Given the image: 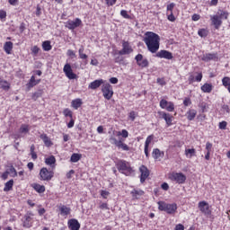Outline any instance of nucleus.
<instances>
[{
	"label": "nucleus",
	"instance_id": "1",
	"mask_svg": "<svg viewBox=\"0 0 230 230\" xmlns=\"http://www.w3.org/2000/svg\"><path fill=\"white\" fill-rule=\"evenodd\" d=\"M144 42L146 46H147V49L150 51V53H157V51H159L161 38L155 34V32H146Z\"/></svg>",
	"mask_w": 230,
	"mask_h": 230
},
{
	"label": "nucleus",
	"instance_id": "2",
	"mask_svg": "<svg viewBox=\"0 0 230 230\" xmlns=\"http://www.w3.org/2000/svg\"><path fill=\"white\" fill-rule=\"evenodd\" d=\"M117 170H119V172L120 173H123L124 175H132V173L134 172V169H132V166L130 165V163L125 161V160H119L117 164Z\"/></svg>",
	"mask_w": 230,
	"mask_h": 230
},
{
	"label": "nucleus",
	"instance_id": "3",
	"mask_svg": "<svg viewBox=\"0 0 230 230\" xmlns=\"http://www.w3.org/2000/svg\"><path fill=\"white\" fill-rule=\"evenodd\" d=\"M158 209L160 211H165V213H168L169 215H172V213H175L177 210V204L175 203H166V202H158Z\"/></svg>",
	"mask_w": 230,
	"mask_h": 230
},
{
	"label": "nucleus",
	"instance_id": "4",
	"mask_svg": "<svg viewBox=\"0 0 230 230\" xmlns=\"http://www.w3.org/2000/svg\"><path fill=\"white\" fill-rule=\"evenodd\" d=\"M110 141H111V143H112V145H115V146H117V148H120L121 150H124L125 152H128V150H130V147H128L127 144L123 143L125 141V139H123V138H119L118 140V139H116V137H111Z\"/></svg>",
	"mask_w": 230,
	"mask_h": 230
},
{
	"label": "nucleus",
	"instance_id": "5",
	"mask_svg": "<svg viewBox=\"0 0 230 230\" xmlns=\"http://www.w3.org/2000/svg\"><path fill=\"white\" fill-rule=\"evenodd\" d=\"M55 175V172L49 171L48 168L43 167L40 171V181H51Z\"/></svg>",
	"mask_w": 230,
	"mask_h": 230
},
{
	"label": "nucleus",
	"instance_id": "6",
	"mask_svg": "<svg viewBox=\"0 0 230 230\" xmlns=\"http://www.w3.org/2000/svg\"><path fill=\"white\" fill-rule=\"evenodd\" d=\"M102 92L103 94V97L106 100H111L114 94V91L112 90V85L111 84L107 83L102 85Z\"/></svg>",
	"mask_w": 230,
	"mask_h": 230
},
{
	"label": "nucleus",
	"instance_id": "7",
	"mask_svg": "<svg viewBox=\"0 0 230 230\" xmlns=\"http://www.w3.org/2000/svg\"><path fill=\"white\" fill-rule=\"evenodd\" d=\"M63 73H65L66 78L68 80H76L78 78V75L73 72V68H71V65L69 63H66L63 67Z\"/></svg>",
	"mask_w": 230,
	"mask_h": 230
},
{
	"label": "nucleus",
	"instance_id": "8",
	"mask_svg": "<svg viewBox=\"0 0 230 230\" xmlns=\"http://www.w3.org/2000/svg\"><path fill=\"white\" fill-rule=\"evenodd\" d=\"M170 179L178 184H184V182H186V175L182 172H172L170 175Z\"/></svg>",
	"mask_w": 230,
	"mask_h": 230
},
{
	"label": "nucleus",
	"instance_id": "9",
	"mask_svg": "<svg viewBox=\"0 0 230 230\" xmlns=\"http://www.w3.org/2000/svg\"><path fill=\"white\" fill-rule=\"evenodd\" d=\"M135 60L139 67L142 69H145V67H148L150 66V62H148V59L145 57H143L142 54H138L135 57Z\"/></svg>",
	"mask_w": 230,
	"mask_h": 230
},
{
	"label": "nucleus",
	"instance_id": "10",
	"mask_svg": "<svg viewBox=\"0 0 230 230\" xmlns=\"http://www.w3.org/2000/svg\"><path fill=\"white\" fill-rule=\"evenodd\" d=\"M158 116L161 119H164L166 123V127H172L173 123V116L170 113H166V111H158Z\"/></svg>",
	"mask_w": 230,
	"mask_h": 230
},
{
	"label": "nucleus",
	"instance_id": "11",
	"mask_svg": "<svg viewBox=\"0 0 230 230\" xmlns=\"http://www.w3.org/2000/svg\"><path fill=\"white\" fill-rule=\"evenodd\" d=\"M161 109H164L167 112H173L175 111V104L172 102H168L164 99L160 101Z\"/></svg>",
	"mask_w": 230,
	"mask_h": 230
},
{
	"label": "nucleus",
	"instance_id": "12",
	"mask_svg": "<svg viewBox=\"0 0 230 230\" xmlns=\"http://www.w3.org/2000/svg\"><path fill=\"white\" fill-rule=\"evenodd\" d=\"M199 209L207 217H209V215H211V207L209 206L208 202H199Z\"/></svg>",
	"mask_w": 230,
	"mask_h": 230
},
{
	"label": "nucleus",
	"instance_id": "13",
	"mask_svg": "<svg viewBox=\"0 0 230 230\" xmlns=\"http://www.w3.org/2000/svg\"><path fill=\"white\" fill-rule=\"evenodd\" d=\"M82 25V20L80 18H75V20L67 21L66 24V28H68V30H75V28H78Z\"/></svg>",
	"mask_w": 230,
	"mask_h": 230
},
{
	"label": "nucleus",
	"instance_id": "14",
	"mask_svg": "<svg viewBox=\"0 0 230 230\" xmlns=\"http://www.w3.org/2000/svg\"><path fill=\"white\" fill-rule=\"evenodd\" d=\"M134 49L128 41H123L122 43V49L119 51V55H130Z\"/></svg>",
	"mask_w": 230,
	"mask_h": 230
},
{
	"label": "nucleus",
	"instance_id": "15",
	"mask_svg": "<svg viewBox=\"0 0 230 230\" xmlns=\"http://www.w3.org/2000/svg\"><path fill=\"white\" fill-rule=\"evenodd\" d=\"M157 58H165L166 60H172L173 54L168 50H160L156 53Z\"/></svg>",
	"mask_w": 230,
	"mask_h": 230
},
{
	"label": "nucleus",
	"instance_id": "16",
	"mask_svg": "<svg viewBox=\"0 0 230 230\" xmlns=\"http://www.w3.org/2000/svg\"><path fill=\"white\" fill-rule=\"evenodd\" d=\"M139 171L141 172L140 176V182H145L146 179H148V175H150V172H148V168L145 165H141L139 168Z\"/></svg>",
	"mask_w": 230,
	"mask_h": 230
},
{
	"label": "nucleus",
	"instance_id": "17",
	"mask_svg": "<svg viewBox=\"0 0 230 230\" xmlns=\"http://www.w3.org/2000/svg\"><path fill=\"white\" fill-rule=\"evenodd\" d=\"M210 20L216 30H218V28L222 26V20L220 19V16H218V14L211 15Z\"/></svg>",
	"mask_w": 230,
	"mask_h": 230
},
{
	"label": "nucleus",
	"instance_id": "18",
	"mask_svg": "<svg viewBox=\"0 0 230 230\" xmlns=\"http://www.w3.org/2000/svg\"><path fill=\"white\" fill-rule=\"evenodd\" d=\"M68 227L71 230H80V223L76 219L68 220Z\"/></svg>",
	"mask_w": 230,
	"mask_h": 230
},
{
	"label": "nucleus",
	"instance_id": "19",
	"mask_svg": "<svg viewBox=\"0 0 230 230\" xmlns=\"http://www.w3.org/2000/svg\"><path fill=\"white\" fill-rule=\"evenodd\" d=\"M59 211L61 217H67V215H71V208H68L65 205H59Z\"/></svg>",
	"mask_w": 230,
	"mask_h": 230
},
{
	"label": "nucleus",
	"instance_id": "20",
	"mask_svg": "<svg viewBox=\"0 0 230 230\" xmlns=\"http://www.w3.org/2000/svg\"><path fill=\"white\" fill-rule=\"evenodd\" d=\"M215 59H217V54L215 53H207L204 54L201 58V60H203V62H209Z\"/></svg>",
	"mask_w": 230,
	"mask_h": 230
},
{
	"label": "nucleus",
	"instance_id": "21",
	"mask_svg": "<svg viewBox=\"0 0 230 230\" xmlns=\"http://www.w3.org/2000/svg\"><path fill=\"white\" fill-rule=\"evenodd\" d=\"M102 84H103V80L102 79H97V80L92 82L88 85V89H93L94 91V90L98 89V87H100L102 85Z\"/></svg>",
	"mask_w": 230,
	"mask_h": 230
},
{
	"label": "nucleus",
	"instance_id": "22",
	"mask_svg": "<svg viewBox=\"0 0 230 230\" xmlns=\"http://www.w3.org/2000/svg\"><path fill=\"white\" fill-rule=\"evenodd\" d=\"M40 139H42V141H43L45 146H48V147L53 146V142H51V139L49 138V137H48V135H46V134H41V135L40 136Z\"/></svg>",
	"mask_w": 230,
	"mask_h": 230
},
{
	"label": "nucleus",
	"instance_id": "23",
	"mask_svg": "<svg viewBox=\"0 0 230 230\" xmlns=\"http://www.w3.org/2000/svg\"><path fill=\"white\" fill-rule=\"evenodd\" d=\"M55 163H57V159L53 155H50L45 159V164L50 166V168H55Z\"/></svg>",
	"mask_w": 230,
	"mask_h": 230
},
{
	"label": "nucleus",
	"instance_id": "24",
	"mask_svg": "<svg viewBox=\"0 0 230 230\" xmlns=\"http://www.w3.org/2000/svg\"><path fill=\"white\" fill-rule=\"evenodd\" d=\"M12 84L4 79L0 80V89H3V91H10V87Z\"/></svg>",
	"mask_w": 230,
	"mask_h": 230
},
{
	"label": "nucleus",
	"instance_id": "25",
	"mask_svg": "<svg viewBox=\"0 0 230 230\" xmlns=\"http://www.w3.org/2000/svg\"><path fill=\"white\" fill-rule=\"evenodd\" d=\"M4 49L7 55H11L12 49H13V43L12 41H7L4 45Z\"/></svg>",
	"mask_w": 230,
	"mask_h": 230
},
{
	"label": "nucleus",
	"instance_id": "26",
	"mask_svg": "<svg viewBox=\"0 0 230 230\" xmlns=\"http://www.w3.org/2000/svg\"><path fill=\"white\" fill-rule=\"evenodd\" d=\"M82 99L78 98V99H75L72 101L71 102V107H73V109H75V111H78V109H80V107H82Z\"/></svg>",
	"mask_w": 230,
	"mask_h": 230
},
{
	"label": "nucleus",
	"instance_id": "27",
	"mask_svg": "<svg viewBox=\"0 0 230 230\" xmlns=\"http://www.w3.org/2000/svg\"><path fill=\"white\" fill-rule=\"evenodd\" d=\"M185 155L187 159H191L197 155V150H195V148L185 149Z\"/></svg>",
	"mask_w": 230,
	"mask_h": 230
},
{
	"label": "nucleus",
	"instance_id": "28",
	"mask_svg": "<svg viewBox=\"0 0 230 230\" xmlns=\"http://www.w3.org/2000/svg\"><path fill=\"white\" fill-rule=\"evenodd\" d=\"M152 155L154 159H159L161 157H164V152H162L159 148H155L153 150Z\"/></svg>",
	"mask_w": 230,
	"mask_h": 230
},
{
	"label": "nucleus",
	"instance_id": "29",
	"mask_svg": "<svg viewBox=\"0 0 230 230\" xmlns=\"http://www.w3.org/2000/svg\"><path fill=\"white\" fill-rule=\"evenodd\" d=\"M196 116H197L196 110H190L189 111H187V119H189V121H193Z\"/></svg>",
	"mask_w": 230,
	"mask_h": 230
},
{
	"label": "nucleus",
	"instance_id": "30",
	"mask_svg": "<svg viewBox=\"0 0 230 230\" xmlns=\"http://www.w3.org/2000/svg\"><path fill=\"white\" fill-rule=\"evenodd\" d=\"M32 187L38 193H44V191H46V187L44 185L34 183Z\"/></svg>",
	"mask_w": 230,
	"mask_h": 230
},
{
	"label": "nucleus",
	"instance_id": "31",
	"mask_svg": "<svg viewBox=\"0 0 230 230\" xmlns=\"http://www.w3.org/2000/svg\"><path fill=\"white\" fill-rule=\"evenodd\" d=\"M201 91L203 93H211L213 91V84L206 83L201 86Z\"/></svg>",
	"mask_w": 230,
	"mask_h": 230
},
{
	"label": "nucleus",
	"instance_id": "32",
	"mask_svg": "<svg viewBox=\"0 0 230 230\" xmlns=\"http://www.w3.org/2000/svg\"><path fill=\"white\" fill-rule=\"evenodd\" d=\"M38 84H40V79L35 80V75H32L27 85L28 87H35V85H38Z\"/></svg>",
	"mask_w": 230,
	"mask_h": 230
},
{
	"label": "nucleus",
	"instance_id": "33",
	"mask_svg": "<svg viewBox=\"0 0 230 230\" xmlns=\"http://www.w3.org/2000/svg\"><path fill=\"white\" fill-rule=\"evenodd\" d=\"M42 49L43 51H51L52 47H51V41L46 40L42 42Z\"/></svg>",
	"mask_w": 230,
	"mask_h": 230
},
{
	"label": "nucleus",
	"instance_id": "34",
	"mask_svg": "<svg viewBox=\"0 0 230 230\" xmlns=\"http://www.w3.org/2000/svg\"><path fill=\"white\" fill-rule=\"evenodd\" d=\"M24 218L25 219L23 221V227H27V228L31 227V217L25 216Z\"/></svg>",
	"mask_w": 230,
	"mask_h": 230
},
{
	"label": "nucleus",
	"instance_id": "35",
	"mask_svg": "<svg viewBox=\"0 0 230 230\" xmlns=\"http://www.w3.org/2000/svg\"><path fill=\"white\" fill-rule=\"evenodd\" d=\"M82 159V155L80 154L74 153L71 155L70 161L71 163H78Z\"/></svg>",
	"mask_w": 230,
	"mask_h": 230
},
{
	"label": "nucleus",
	"instance_id": "36",
	"mask_svg": "<svg viewBox=\"0 0 230 230\" xmlns=\"http://www.w3.org/2000/svg\"><path fill=\"white\" fill-rule=\"evenodd\" d=\"M116 136L123 137V139H127L128 137V131L127 129H122L121 131H116Z\"/></svg>",
	"mask_w": 230,
	"mask_h": 230
},
{
	"label": "nucleus",
	"instance_id": "37",
	"mask_svg": "<svg viewBox=\"0 0 230 230\" xmlns=\"http://www.w3.org/2000/svg\"><path fill=\"white\" fill-rule=\"evenodd\" d=\"M13 188V180H10L4 184V191H10Z\"/></svg>",
	"mask_w": 230,
	"mask_h": 230
},
{
	"label": "nucleus",
	"instance_id": "38",
	"mask_svg": "<svg viewBox=\"0 0 230 230\" xmlns=\"http://www.w3.org/2000/svg\"><path fill=\"white\" fill-rule=\"evenodd\" d=\"M144 191L141 190H133L131 191V194L133 197H135V199H138V197H141L142 195H144Z\"/></svg>",
	"mask_w": 230,
	"mask_h": 230
},
{
	"label": "nucleus",
	"instance_id": "39",
	"mask_svg": "<svg viewBox=\"0 0 230 230\" xmlns=\"http://www.w3.org/2000/svg\"><path fill=\"white\" fill-rule=\"evenodd\" d=\"M21 134H28L30 132V127L26 124H23L20 128Z\"/></svg>",
	"mask_w": 230,
	"mask_h": 230
},
{
	"label": "nucleus",
	"instance_id": "40",
	"mask_svg": "<svg viewBox=\"0 0 230 230\" xmlns=\"http://www.w3.org/2000/svg\"><path fill=\"white\" fill-rule=\"evenodd\" d=\"M63 114L66 118H70V119H72L73 118V111H71V110H69L68 108L63 111Z\"/></svg>",
	"mask_w": 230,
	"mask_h": 230
},
{
	"label": "nucleus",
	"instance_id": "41",
	"mask_svg": "<svg viewBox=\"0 0 230 230\" xmlns=\"http://www.w3.org/2000/svg\"><path fill=\"white\" fill-rule=\"evenodd\" d=\"M175 8V3H171L169 4H167V15L168 13H173V9Z\"/></svg>",
	"mask_w": 230,
	"mask_h": 230
},
{
	"label": "nucleus",
	"instance_id": "42",
	"mask_svg": "<svg viewBox=\"0 0 230 230\" xmlns=\"http://www.w3.org/2000/svg\"><path fill=\"white\" fill-rule=\"evenodd\" d=\"M222 84H223L224 87H226V88L229 87V85H230V77H227V76L224 77V78L222 79Z\"/></svg>",
	"mask_w": 230,
	"mask_h": 230
},
{
	"label": "nucleus",
	"instance_id": "43",
	"mask_svg": "<svg viewBox=\"0 0 230 230\" xmlns=\"http://www.w3.org/2000/svg\"><path fill=\"white\" fill-rule=\"evenodd\" d=\"M218 17L220 18V20L222 21V19H227L229 17V13L226 12V11H220Z\"/></svg>",
	"mask_w": 230,
	"mask_h": 230
},
{
	"label": "nucleus",
	"instance_id": "44",
	"mask_svg": "<svg viewBox=\"0 0 230 230\" xmlns=\"http://www.w3.org/2000/svg\"><path fill=\"white\" fill-rule=\"evenodd\" d=\"M152 141H154V135H149L145 142V146H150V143H152Z\"/></svg>",
	"mask_w": 230,
	"mask_h": 230
},
{
	"label": "nucleus",
	"instance_id": "45",
	"mask_svg": "<svg viewBox=\"0 0 230 230\" xmlns=\"http://www.w3.org/2000/svg\"><path fill=\"white\" fill-rule=\"evenodd\" d=\"M120 15L121 17H123L124 19H131V17L128 14V12H127V10H121L120 11Z\"/></svg>",
	"mask_w": 230,
	"mask_h": 230
},
{
	"label": "nucleus",
	"instance_id": "46",
	"mask_svg": "<svg viewBox=\"0 0 230 230\" xmlns=\"http://www.w3.org/2000/svg\"><path fill=\"white\" fill-rule=\"evenodd\" d=\"M8 172L12 174V177H17V171L15 170L14 166L12 165L9 168V172Z\"/></svg>",
	"mask_w": 230,
	"mask_h": 230
},
{
	"label": "nucleus",
	"instance_id": "47",
	"mask_svg": "<svg viewBox=\"0 0 230 230\" xmlns=\"http://www.w3.org/2000/svg\"><path fill=\"white\" fill-rule=\"evenodd\" d=\"M198 34L199 35V37H208V31H206V29H200L198 31Z\"/></svg>",
	"mask_w": 230,
	"mask_h": 230
},
{
	"label": "nucleus",
	"instance_id": "48",
	"mask_svg": "<svg viewBox=\"0 0 230 230\" xmlns=\"http://www.w3.org/2000/svg\"><path fill=\"white\" fill-rule=\"evenodd\" d=\"M206 150H207V153L211 154V150H213V144H211V142L206 143Z\"/></svg>",
	"mask_w": 230,
	"mask_h": 230
},
{
	"label": "nucleus",
	"instance_id": "49",
	"mask_svg": "<svg viewBox=\"0 0 230 230\" xmlns=\"http://www.w3.org/2000/svg\"><path fill=\"white\" fill-rule=\"evenodd\" d=\"M66 55H67V57H70L71 58H76V54L72 49H68L66 51Z\"/></svg>",
	"mask_w": 230,
	"mask_h": 230
},
{
	"label": "nucleus",
	"instance_id": "50",
	"mask_svg": "<svg viewBox=\"0 0 230 230\" xmlns=\"http://www.w3.org/2000/svg\"><path fill=\"white\" fill-rule=\"evenodd\" d=\"M220 130H226L227 128V122L226 121H221L218 125Z\"/></svg>",
	"mask_w": 230,
	"mask_h": 230
},
{
	"label": "nucleus",
	"instance_id": "51",
	"mask_svg": "<svg viewBox=\"0 0 230 230\" xmlns=\"http://www.w3.org/2000/svg\"><path fill=\"white\" fill-rule=\"evenodd\" d=\"M109 195H111V192L108 190H101V196L102 199H109Z\"/></svg>",
	"mask_w": 230,
	"mask_h": 230
},
{
	"label": "nucleus",
	"instance_id": "52",
	"mask_svg": "<svg viewBox=\"0 0 230 230\" xmlns=\"http://www.w3.org/2000/svg\"><path fill=\"white\" fill-rule=\"evenodd\" d=\"M40 96H42V92L41 91L36 92L32 94V100H37L40 98Z\"/></svg>",
	"mask_w": 230,
	"mask_h": 230
},
{
	"label": "nucleus",
	"instance_id": "53",
	"mask_svg": "<svg viewBox=\"0 0 230 230\" xmlns=\"http://www.w3.org/2000/svg\"><path fill=\"white\" fill-rule=\"evenodd\" d=\"M167 19L171 22H175V16L173 15V13H168Z\"/></svg>",
	"mask_w": 230,
	"mask_h": 230
},
{
	"label": "nucleus",
	"instance_id": "54",
	"mask_svg": "<svg viewBox=\"0 0 230 230\" xmlns=\"http://www.w3.org/2000/svg\"><path fill=\"white\" fill-rule=\"evenodd\" d=\"M221 111H222L223 112H226V114H229V113H230L229 105L224 104V105L222 106Z\"/></svg>",
	"mask_w": 230,
	"mask_h": 230
},
{
	"label": "nucleus",
	"instance_id": "55",
	"mask_svg": "<svg viewBox=\"0 0 230 230\" xmlns=\"http://www.w3.org/2000/svg\"><path fill=\"white\" fill-rule=\"evenodd\" d=\"M183 105L185 107H190V105H191V99L186 97L183 101Z\"/></svg>",
	"mask_w": 230,
	"mask_h": 230
},
{
	"label": "nucleus",
	"instance_id": "56",
	"mask_svg": "<svg viewBox=\"0 0 230 230\" xmlns=\"http://www.w3.org/2000/svg\"><path fill=\"white\" fill-rule=\"evenodd\" d=\"M31 52L34 54V55H39V51H40V49L38 48L37 46H34L31 48Z\"/></svg>",
	"mask_w": 230,
	"mask_h": 230
},
{
	"label": "nucleus",
	"instance_id": "57",
	"mask_svg": "<svg viewBox=\"0 0 230 230\" xmlns=\"http://www.w3.org/2000/svg\"><path fill=\"white\" fill-rule=\"evenodd\" d=\"M156 83H157L159 85H166V82L164 81V78H157Z\"/></svg>",
	"mask_w": 230,
	"mask_h": 230
},
{
	"label": "nucleus",
	"instance_id": "58",
	"mask_svg": "<svg viewBox=\"0 0 230 230\" xmlns=\"http://www.w3.org/2000/svg\"><path fill=\"white\" fill-rule=\"evenodd\" d=\"M116 1L117 0H106V4L108 6H114V4H116Z\"/></svg>",
	"mask_w": 230,
	"mask_h": 230
},
{
	"label": "nucleus",
	"instance_id": "59",
	"mask_svg": "<svg viewBox=\"0 0 230 230\" xmlns=\"http://www.w3.org/2000/svg\"><path fill=\"white\" fill-rule=\"evenodd\" d=\"M8 3L12 6H17V4H19V0H8Z\"/></svg>",
	"mask_w": 230,
	"mask_h": 230
},
{
	"label": "nucleus",
	"instance_id": "60",
	"mask_svg": "<svg viewBox=\"0 0 230 230\" xmlns=\"http://www.w3.org/2000/svg\"><path fill=\"white\" fill-rule=\"evenodd\" d=\"M0 19H6V12L4 10H0Z\"/></svg>",
	"mask_w": 230,
	"mask_h": 230
},
{
	"label": "nucleus",
	"instance_id": "61",
	"mask_svg": "<svg viewBox=\"0 0 230 230\" xmlns=\"http://www.w3.org/2000/svg\"><path fill=\"white\" fill-rule=\"evenodd\" d=\"M75 127V119H71L67 124V128H73Z\"/></svg>",
	"mask_w": 230,
	"mask_h": 230
},
{
	"label": "nucleus",
	"instance_id": "62",
	"mask_svg": "<svg viewBox=\"0 0 230 230\" xmlns=\"http://www.w3.org/2000/svg\"><path fill=\"white\" fill-rule=\"evenodd\" d=\"M195 79L196 82H202V73H199Z\"/></svg>",
	"mask_w": 230,
	"mask_h": 230
},
{
	"label": "nucleus",
	"instance_id": "63",
	"mask_svg": "<svg viewBox=\"0 0 230 230\" xmlns=\"http://www.w3.org/2000/svg\"><path fill=\"white\" fill-rule=\"evenodd\" d=\"M111 84H118V78L117 77H111L110 78Z\"/></svg>",
	"mask_w": 230,
	"mask_h": 230
},
{
	"label": "nucleus",
	"instance_id": "64",
	"mask_svg": "<svg viewBox=\"0 0 230 230\" xmlns=\"http://www.w3.org/2000/svg\"><path fill=\"white\" fill-rule=\"evenodd\" d=\"M175 230H184V226L179 224L175 226Z\"/></svg>",
	"mask_w": 230,
	"mask_h": 230
}]
</instances>
